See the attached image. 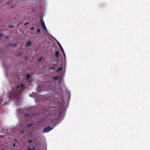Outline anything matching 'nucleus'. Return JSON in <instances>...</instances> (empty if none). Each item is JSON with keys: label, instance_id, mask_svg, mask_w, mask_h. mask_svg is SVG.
<instances>
[{"label": "nucleus", "instance_id": "f257e3e1", "mask_svg": "<svg viewBox=\"0 0 150 150\" xmlns=\"http://www.w3.org/2000/svg\"><path fill=\"white\" fill-rule=\"evenodd\" d=\"M21 92L20 91H16L13 92L9 96V98L11 101H13V99L15 101H18L21 98Z\"/></svg>", "mask_w": 150, "mask_h": 150}, {"label": "nucleus", "instance_id": "f03ea898", "mask_svg": "<svg viewBox=\"0 0 150 150\" xmlns=\"http://www.w3.org/2000/svg\"><path fill=\"white\" fill-rule=\"evenodd\" d=\"M53 116L54 117H52V124H54L59 120V115L56 114H54Z\"/></svg>", "mask_w": 150, "mask_h": 150}, {"label": "nucleus", "instance_id": "7ed1b4c3", "mask_svg": "<svg viewBox=\"0 0 150 150\" xmlns=\"http://www.w3.org/2000/svg\"><path fill=\"white\" fill-rule=\"evenodd\" d=\"M54 128V127H47L44 128L43 130V133H46L50 131V130L53 129Z\"/></svg>", "mask_w": 150, "mask_h": 150}, {"label": "nucleus", "instance_id": "20e7f679", "mask_svg": "<svg viewBox=\"0 0 150 150\" xmlns=\"http://www.w3.org/2000/svg\"><path fill=\"white\" fill-rule=\"evenodd\" d=\"M40 22L41 25L42 27H43V28L46 31H47V29L46 28V27L45 25V23L43 19H42L40 20Z\"/></svg>", "mask_w": 150, "mask_h": 150}, {"label": "nucleus", "instance_id": "39448f33", "mask_svg": "<svg viewBox=\"0 0 150 150\" xmlns=\"http://www.w3.org/2000/svg\"><path fill=\"white\" fill-rule=\"evenodd\" d=\"M58 44H59V46L60 47V49H61V51H62V53H63V54L64 55V56H65V53L64 52V50L62 47V46L59 43V42H58Z\"/></svg>", "mask_w": 150, "mask_h": 150}, {"label": "nucleus", "instance_id": "423d86ee", "mask_svg": "<svg viewBox=\"0 0 150 150\" xmlns=\"http://www.w3.org/2000/svg\"><path fill=\"white\" fill-rule=\"evenodd\" d=\"M60 78V77L58 76V75L52 77V79L54 80H59Z\"/></svg>", "mask_w": 150, "mask_h": 150}, {"label": "nucleus", "instance_id": "0eeeda50", "mask_svg": "<svg viewBox=\"0 0 150 150\" xmlns=\"http://www.w3.org/2000/svg\"><path fill=\"white\" fill-rule=\"evenodd\" d=\"M59 52L58 51H57L55 53V56L57 58L59 56Z\"/></svg>", "mask_w": 150, "mask_h": 150}, {"label": "nucleus", "instance_id": "6e6552de", "mask_svg": "<svg viewBox=\"0 0 150 150\" xmlns=\"http://www.w3.org/2000/svg\"><path fill=\"white\" fill-rule=\"evenodd\" d=\"M31 43H32V42L31 41H28L27 42V43L26 44V45L27 46H30Z\"/></svg>", "mask_w": 150, "mask_h": 150}, {"label": "nucleus", "instance_id": "1a4fd4ad", "mask_svg": "<svg viewBox=\"0 0 150 150\" xmlns=\"http://www.w3.org/2000/svg\"><path fill=\"white\" fill-rule=\"evenodd\" d=\"M25 130H22L20 132V134H25Z\"/></svg>", "mask_w": 150, "mask_h": 150}, {"label": "nucleus", "instance_id": "9d476101", "mask_svg": "<svg viewBox=\"0 0 150 150\" xmlns=\"http://www.w3.org/2000/svg\"><path fill=\"white\" fill-rule=\"evenodd\" d=\"M26 77L27 78V80H29L30 78V74H27L26 75Z\"/></svg>", "mask_w": 150, "mask_h": 150}, {"label": "nucleus", "instance_id": "9b49d317", "mask_svg": "<svg viewBox=\"0 0 150 150\" xmlns=\"http://www.w3.org/2000/svg\"><path fill=\"white\" fill-rule=\"evenodd\" d=\"M34 146H33L31 148H28L27 149V150H34Z\"/></svg>", "mask_w": 150, "mask_h": 150}, {"label": "nucleus", "instance_id": "f8f14e48", "mask_svg": "<svg viewBox=\"0 0 150 150\" xmlns=\"http://www.w3.org/2000/svg\"><path fill=\"white\" fill-rule=\"evenodd\" d=\"M3 102V99L2 98H0V105H1Z\"/></svg>", "mask_w": 150, "mask_h": 150}, {"label": "nucleus", "instance_id": "ddd939ff", "mask_svg": "<svg viewBox=\"0 0 150 150\" xmlns=\"http://www.w3.org/2000/svg\"><path fill=\"white\" fill-rule=\"evenodd\" d=\"M40 32V29L39 28L37 30V32L38 33H39Z\"/></svg>", "mask_w": 150, "mask_h": 150}, {"label": "nucleus", "instance_id": "4468645a", "mask_svg": "<svg viewBox=\"0 0 150 150\" xmlns=\"http://www.w3.org/2000/svg\"><path fill=\"white\" fill-rule=\"evenodd\" d=\"M8 46L10 47V46H13V45L12 44H9L8 45Z\"/></svg>", "mask_w": 150, "mask_h": 150}, {"label": "nucleus", "instance_id": "2eb2a0df", "mask_svg": "<svg viewBox=\"0 0 150 150\" xmlns=\"http://www.w3.org/2000/svg\"><path fill=\"white\" fill-rule=\"evenodd\" d=\"M42 57H40L39 59V60H38V61L39 62H40L41 61L42 59Z\"/></svg>", "mask_w": 150, "mask_h": 150}, {"label": "nucleus", "instance_id": "dca6fc26", "mask_svg": "<svg viewBox=\"0 0 150 150\" xmlns=\"http://www.w3.org/2000/svg\"><path fill=\"white\" fill-rule=\"evenodd\" d=\"M32 141L31 140H29L28 141V142L29 143H31L32 142Z\"/></svg>", "mask_w": 150, "mask_h": 150}, {"label": "nucleus", "instance_id": "f3484780", "mask_svg": "<svg viewBox=\"0 0 150 150\" xmlns=\"http://www.w3.org/2000/svg\"><path fill=\"white\" fill-rule=\"evenodd\" d=\"M22 54V52H20V53L18 54V56H21Z\"/></svg>", "mask_w": 150, "mask_h": 150}, {"label": "nucleus", "instance_id": "a211bd4d", "mask_svg": "<svg viewBox=\"0 0 150 150\" xmlns=\"http://www.w3.org/2000/svg\"><path fill=\"white\" fill-rule=\"evenodd\" d=\"M3 35V34L2 33H0V38Z\"/></svg>", "mask_w": 150, "mask_h": 150}, {"label": "nucleus", "instance_id": "6ab92c4d", "mask_svg": "<svg viewBox=\"0 0 150 150\" xmlns=\"http://www.w3.org/2000/svg\"><path fill=\"white\" fill-rule=\"evenodd\" d=\"M9 36H6L4 37V38H8L9 37Z\"/></svg>", "mask_w": 150, "mask_h": 150}, {"label": "nucleus", "instance_id": "aec40b11", "mask_svg": "<svg viewBox=\"0 0 150 150\" xmlns=\"http://www.w3.org/2000/svg\"><path fill=\"white\" fill-rule=\"evenodd\" d=\"M32 124L28 125H27V127H29L30 126L32 125Z\"/></svg>", "mask_w": 150, "mask_h": 150}, {"label": "nucleus", "instance_id": "412c9836", "mask_svg": "<svg viewBox=\"0 0 150 150\" xmlns=\"http://www.w3.org/2000/svg\"><path fill=\"white\" fill-rule=\"evenodd\" d=\"M13 45V46H16L17 45L16 44H14Z\"/></svg>", "mask_w": 150, "mask_h": 150}, {"label": "nucleus", "instance_id": "4be33fe9", "mask_svg": "<svg viewBox=\"0 0 150 150\" xmlns=\"http://www.w3.org/2000/svg\"><path fill=\"white\" fill-rule=\"evenodd\" d=\"M34 27H33L30 28V29L31 30H33L34 29Z\"/></svg>", "mask_w": 150, "mask_h": 150}, {"label": "nucleus", "instance_id": "5701e85b", "mask_svg": "<svg viewBox=\"0 0 150 150\" xmlns=\"http://www.w3.org/2000/svg\"><path fill=\"white\" fill-rule=\"evenodd\" d=\"M61 70H62V68H60L58 69V71H60Z\"/></svg>", "mask_w": 150, "mask_h": 150}, {"label": "nucleus", "instance_id": "b1692460", "mask_svg": "<svg viewBox=\"0 0 150 150\" xmlns=\"http://www.w3.org/2000/svg\"><path fill=\"white\" fill-rule=\"evenodd\" d=\"M13 27V26H9V27L10 28H12Z\"/></svg>", "mask_w": 150, "mask_h": 150}, {"label": "nucleus", "instance_id": "393cba45", "mask_svg": "<svg viewBox=\"0 0 150 150\" xmlns=\"http://www.w3.org/2000/svg\"><path fill=\"white\" fill-rule=\"evenodd\" d=\"M19 87H20V86L19 85H17V88H19Z\"/></svg>", "mask_w": 150, "mask_h": 150}, {"label": "nucleus", "instance_id": "a878e982", "mask_svg": "<svg viewBox=\"0 0 150 150\" xmlns=\"http://www.w3.org/2000/svg\"><path fill=\"white\" fill-rule=\"evenodd\" d=\"M21 87H22V88H23V86H23V84H22V85H21Z\"/></svg>", "mask_w": 150, "mask_h": 150}, {"label": "nucleus", "instance_id": "bb28decb", "mask_svg": "<svg viewBox=\"0 0 150 150\" xmlns=\"http://www.w3.org/2000/svg\"><path fill=\"white\" fill-rule=\"evenodd\" d=\"M53 112L54 113V112H55V111L54 110V111H53Z\"/></svg>", "mask_w": 150, "mask_h": 150}, {"label": "nucleus", "instance_id": "cd10ccee", "mask_svg": "<svg viewBox=\"0 0 150 150\" xmlns=\"http://www.w3.org/2000/svg\"><path fill=\"white\" fill-rule=\"evenodd\" d=\"M27 24V23H25V25H26Z\"/></svg>", "mask_w": 150, "mask_h": 150}]
</instances>
